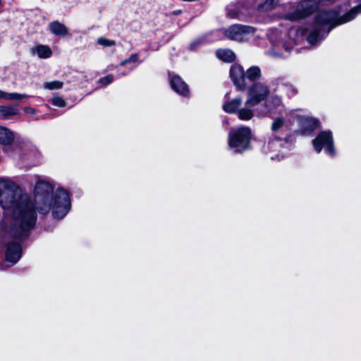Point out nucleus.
I'll return each instance as SVG.
<instances>
[{
  "label": "nucleus",
  "mask_w": 361,
  "mask_h": 361,
  "mask_svg": "<svg viewBox=\"0 0 361 361\" xmlns=\"http://www.w3.org/2000/svg\"><path fill=\"white\" fill-rule=\"evenodd\" d=\"M114 80V76L113 75H108L105 77H103L99 79V82L103 84L104 85H107L112 82Z\"/></svg>",
  "instance_id": "obj_27"
},
{
  "label": "nucleus",
  "mask_w": 361,
  "mask_h": 361,
  "mask_svg": "<svg viewBox=\"0 0 361 361\" xmlns=\"http://www.w3.org/2000/svg\"><path fill=\"white\" fill-rule=\"evenodd\" d=\"M19 110L15 106H0V114L4 117H9L18 114Z\"/></svg>",
  "instance_id": "obj_21"
},
{
  "label": "nucleus",
  "mask_w": 361,
  "mask_h": 361,
  "mask_svg": "<svg viewBox=\"0 0 361 361\" xmlns=\"http://www.w3.org/2000/svg\"><path fill=\"white\" fill-rule=\"evenodd\" d=\"M32 54H37L41 59L49 58L52 54L51 49L47 45H37L31 49Z\"/></svg>",
  "instance_id": "obj_16"
},
{
  "label": "nucleus",
  "mask_w": 361,
  "mask_h": 361,
  "mask_svg": "<svg viewBox=\"0 0 361 361\" xmlns=\"http://www.w3.org/2000/svg\"><path fill=\"white\" fill-rule=\"evenodd\" d=\"M48 27L49 31L55 36L64 37L68 34V27L62 23L54 20L49 23Z\"/></svg>",
  "instance_id": "obj_15"
},
{
  "label": "nucleus",
  "mask_w": 361,
  "mask_h": 361,
  "mask_svg": "<svg viewBox=\"0 0 361 361\" xmlns=\"http://www.w3.org/2000/svg\"><path fill=\"white\" fill-rule=\"evenodd\" d=\"M22 249L19 243H10L5 250L6 261L11 263V266L15 264L21 257Z\"/></svg>",
  "instance_id": "obj_11"
},
{
  "label": "nucleus",
  "mask_w": 361,
  "mask_h": 361,
  "mask_svg": "<svg viewBox=\"0 0 361 361\" xmlns=\"http://www.w3.org/2000/svg\"><path fill=\"white\" fill-rule=\"evenodd\" d=\"M286 89L287 92L291 96L295 95L298 92L297 89L291 85H286Z\"/></svg>",
  "instance_id": "obj_28"
},
{
  "label": "nucleus",
  "mask_w": 361,
  "mask_h": 361,
  "mask_svg": "<svg viewBox=\"0 0 361 361\" xmlns=\"http://www.w3.org/2000/svg\"><path fill=\"white\" fill-rule=\"evenodd\" d=\"M262 72L259 67L253 66L250 67L245 72L243 68L238 64H233L230 69V77L237 89L244 91L247 87V81L255 82L259 80Z\"/></svg>",
  "instance_id": "obj_5"
},
{
  "label": "nucleus",
  "mask_w": 361,
  "mask_h": 361,
  "mask_svg": "<svg viewBox=\"0 0 361 361\" xmlns=\"http://www.w3.org/2000/svg\"><path fill=\"white\" fill-rule=\"evenodd\" d=\"M254 33V27L240 24L233 25L224 31L226 37L236 42L247 40Z\"/></svg>",
  "instance_id": "obj_9"
},
{
  "label": "nucleus",
  "mask_w": 361,
  "mask_h": 361,
  "mask_svg": "<svg viewBox=\"0 0 361 361\" xmlns=\"http://www.w3.org/2000/svg\"><path fill=\"white\" fill-rule=\"evenodd\" d=\"M305 35L306 30L304 29L270 30L268 37L273 46L270 54L275 58H287L290 50L303 40Z\"/></svg>",
  "instance_id": "obj_3"
},
{
  "label": "nucleus",
  "mask_w": 361,
  "mask_h": 361,
  "mask_svg": "<svg viewBox=\"0 0 361 361\" xmlns=\"http://www.w3.org/2000/svg\"><path fill=\"white\" fill-rule=\"evenodd\" d=\"M286 126L285 118L283 117V112L279 116L274 118L271 125V130L273 132H279Z\"/></svg>",
  "instance_id": "obj_19"
},
{
  "label": "nucleus",
  "mask_w": 361,
  "mask_h": 361,
  "mask_svg": "<svg viewBox=\"0 0 361 361\" xmlns=\"http://www.w3.org/2000/svg\"><path fill=\"white\" fill-rule=\"evenodd\" d=\"M251 136V129L249 127L232 128L228 134L229 149L235 153L244 152L249 148Z\"/></svg>",
  "instance_id": "obj_6"
},
{
  "label": "nucleus",
  "mask_w": 361,
  "mask_h": 361,
  "mask_svg": "<svg viewBox=\"0 0 361 361\" xmlns=\"http://www.w3.org/2000/svg\"><path fill=\"white\" fill-rule=\"evenodd\" d=\"M312 145L315 151L318 153L324 149L325 152L330 157H334L336 154L332 133L331 131L321 132L313 140Z\"/></svg>",
  "instance_id": "obj_8"
},
{
  "label": "nucleus",
  "mask_w": 361,
  "mask_h": 361,
  "mask_svg": "<svg viewBox=\"0 0 361 361\" xmlns=\"http://www.w3.org/2000/svg\"><path fill=\"white\" fill-rule=\"evenodd\" d=\"M291 142L286 138H270L263 147V152L273 161H281L289 153Z\"/></svg>",
  "instance_id": "obj_7"
},
{
  "label": "nucleus",
  "mask_w": 361,
  "mask_h": 361,
  "mask_svg": "<svg viewBox=\"0 0 361 361\" xmlns=\"http://www.w3.org/2000/svg\"><path fill=\"white\" fill-rule=\"evenodd\" d=\"M173 13H174L175 15H178V14L181 13V11H180V10L175 11L173 12Z\"/></svg>",
  "instance_id": "obj_33"
},
{
  "label": "nucleus",
  "mask_w": 361,
  "mask_h": 361,
  "mask_svg": "<svg viewBox=\"0 0 361 361\" xmlns=\"http://www.w3.org/2000/svg\"><path fill=\"white\" fill-rule=\"evenodd\" d=\"M14 139L13 133L6 127L0 126V143L9 145Z\"/></svg>",
  "instance_id": "obj_18"
},
{
  "label": "nucleus",
  "mask_w": 361,
  "mask_h": 361,
  "mask_svg": "<svg viewBox=\"0 0 361 361\" xmlns=\"http://www.w3.org/2000/svg\"><path fill=\"white\" fill-rule=\"evenodd\" d=\"M243 100L240 98H235L230 101L226 102L223 105V109L228 114H236L239 118V113L243 109Z\"/></svg>",
  "instance_id": "obj_14"
},
{
  "label": "nucleus",
  "mask_w": 361,
  "mask_h": 361,
  "mask_svg": "<svg viewBox=\"0 0 361 361\" xmlns=\"http://www.w3.org/2000/svg\"><path fill=\"white\" fill-rule=\"evenodd\" d=\"M51 104L57 107H64L66 105V101L59 96L53 97L51 99Z\"/></svg>",
  "instance_id": "obj_25"
},
{
  "label": "nucleus",
  "mask_w": 361,
  "mask_h": 361,
  "mask_svg": "<svg viewBox=\"0 0 361 361\" xmlns=\"http://www.w3.org/2000/svg\"><path fill=\"white\" fill-rule=\"evenodd\" d=\"M24 112L27 114H35L37 112V111L34 108L27 106L24 108Z\"/></svg>",
  "instance_id": "obj_29"
},
{
  "label": "nucleus",
  "mask_w": 361,
  "mask_h": 361,
  "mask_svg": "<svg viewBox=\"0 0 361 361\" xmlns=\"http://www.w3.org/2000/svg\"><path fill=\"white\" fill-rule=\"evenodd\" d=\"M228 15L231 17V18H240V16L239 14L236 13V14H234V13H232L231 11H229L228 12Z\"/></svg>",
  "instance_id": "obj_30"
},
{
  "label": "nucleus",
  "mask_w": 361,
  "mask_h": 361,
  "mask_svg": "<svg viewBox=\"0 0 361 361\" xmlns=\"http://www.w3.org/2000/svg\"><path fill=\"white\" fill-rule=\"evenodd\" d=\"M297 122L304 133L312 131L318 123L317 119L305 116H298Z\"/></svg>",
  "instance_id": "obj_13"
},
{
  "label": "nucleus",
  "mask_w": 361,
  "mask_h": 361,
  "mask_svg": "<svg viewBox=\"0 0 361 361\" xmlns=\"http://www.w3.org/2000/svg\"><path fill=\"white\" fill-rule=\"evenodd\" d=\"M97 42L98 44L104 47H110L116 45V42L114 40L105 37H99L97 39Z\"/></svg>",
  "instance_id": "obj_24"
},
{
  "label": "nucleus",
  "mask_w": 361,
  "mask_h": 361,
  "mask_svg": "<svg viewBox=\"0 0 361 361\" xmlns=\"http://www.w3.org/2000/svg\"><path fill=\"white\" fill-rule=\"evenodd\" d=\"M197 44V42H193V43H192V44H191V45H190V48H191V49H195V45H196Z\"/></svg>",
  "instance_id": "obj_32"
},
{
  "label": "nucleus",
  "mask_w": 361,
  "mask_h": 361,
  "mask_svg": "<svg viewBox=\"0 0 361 361\" xmlns=\"http://www.w3.org/2000/svg\"><path fill=\"white\" fill-rule=\"evenodd\" d=\"M54 183L47 178L37 177L34 187L35 204L29 201L25 194H22L19 187L12 180L0 177V204L5 209L12 210L13 222L10 233L15 238L28 235L35 224L37 215L47 214L50 211L56 219H62L71 209L68 192L58 188L54 192Z\"/></svg>",
  "instance_id": "obj_1"
},
{
  "label": "nucleus",
  "mask_w": 361,
  "mask_h": 361,
  "mask_svg": "<svg viewBox=\"0 0 361 361\" xmlns=\"http://www.w3.org/2000/svg\"><path fill=\"white\" fill-rule=\"evenodd\" d=\"M63 82L59 80H54L51 82H45L43 84V87L46 90H54L62 88Z\"/></svg>",
  "instance_id": "obj_22"
},
{
  "label": "nucleus",
  "mask_w": 361,
  "mask_h": 361,
  "mask_svg": "<svg viewBox=\"0 0 361 361\" xmlns=\"http://www.w3.org/2000/svg\"><path fill=\"white\" fill-rule=\"evenodd\" d=\"M6 92L0 90V99H5Z\"/></svg>",
  "instance_id": "obj_31"
},
{
  "label": "nucleus",
  "mask_w": 361,
  "mask_h": 361,
  "mask_svg": "<svg viewBox=\"0 0 361 361\" xmlns=\"http://www.w3.org/2000/svg\"><path fill=\"white\" fill-rule=\"evenodd\" d=\"M269 87L264 82H256L250 86L243 109L239 113V119L241 121L251 120L255 115L253 107L264 102L269 96Z\"/></svg>",
  "instance_id": "obj_4"
},
{
  "label": "nucleus",
  "mask_w": 361,
  "mask_h": 361,
  "mask_svg": "<svg viewBox=\"0 0 361 361\" xmlns=\"http://www.w3.org/2000/svg\"><path fill=\"white\" fill-rule=\"evenodd\" d=\"M27 97L28 95L25 94H20L17 92L8 93L6 92L5 100L21 101Z\"/></svg>",
  "instance_id": "obj_23"
},
{
  "label": "nucleus",
  "mask_w": 361,
  "mask_h": 361,
  "mask_svg": "<svg viewBox=\"0 0 361 361\" xmlns=\"http://www.w3.org/2000/svg\"><path fill=\"white\" fill-rule=\"evenodd\" d=\"M139 60V55L137 54H132L130 57H128V59L122 61L121 63H120V66H123L129 63H136Z\"/></svg>",
  "instance_id": "obj_26"
},
{
  "label": "nucleus",
  "mask_w": 361,
  "mask_h": 361,
  "mask_svg": "<svg viewBox=\"0 0 361 361\" xmlns=\"http://www.w3.org/2000/svg\"><path fill=\"white\" fill-rule=\"evenodd\" d=\"M279 4V0H265L263 4H259L257 8L261 11H268L274 9Z\"/></svg>",
  "instance_id": "obj_20"
},
{
  "label": "nucleus",
  "mask_w": 361,
  "mask_h": 361,
  "mask_svg": "<svg viewBox=\"0 0 361 361\" xmlns=\"http://www.w3.org/2000/svg\"><path fill=\"white\" fill-rule=\"evenodd\" d=\"M267 113H259L258 117L262 118L266 115L273 116L276 114H281L283 112V105L281 98L276 94H271L264 101Z\"/></svg>",
  "instance_id": "obj_10"
},
{
  "label": "nucleus",
  "mask_w": 361,
  "mask_h": 361,
  "mask_svg": "<svg viewBox=\"0 0 361 361\" xmlns=\"http://www.w3.org/2000/svg\"><path fill=\"white\" fill-rule=\"evenodd\" d=\"M171 88L178 94L188 97L190 93L188 85L177 75H169Z\"/></svg>",
  "instance_id": "obj_12"
},
{
  "label": "nucleus",
  "mask_w": 361,
  "mask_h": 361,
  "mask_svg": "<svg viewBox=\"0 0 361 361\" xmlns=\"http://www.w3.org/2000/svg\"><path fill=\"white\" fill-rule=\"evenodd\" d=\"M360 13L361 4L339 18L334 11H321L315 19L314 27L307 37V42L312 45L316 44L324 39L334 26L352 20Z\"/></svg>",
  "instance_id": "obj_2"
},
{
  "label": "nucleus",
  "mask_w": 361,
  "mask_h": 361,
  "mask_svg": "<svg viewBox=\"0 0 361 361\" xmlns=\"http://www.w3.org/2000/svg\"><path fill=\"white\" fill-rule=\"evenodd\" d=\"M1 5H2V1L0 0V6H1Z\"/></svg>",
  "instance_id": "obj_34"
},
{
  "label": "nucleus",
  "mask_w": 361,
  "mask_h": 361,
  "mask_svg": "<svg viewBox=\"0 0 361 361\" xmlns=\"http://www.w3.org/2000/svg\"><path fill=\"white\" fill-rule=\"evenodd\" d=\"M217 58L224 62H232L235 60V55L231 49H221L216 51Z\"/></svg>",
  "instance_id": "obj_17"
}]
</instances>
